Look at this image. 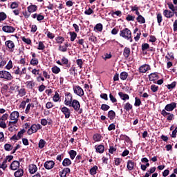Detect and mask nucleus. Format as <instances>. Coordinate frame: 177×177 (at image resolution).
Here are the masks:
<instances>
[{
	"label": "nucleus",
	"mask_w": 177,
	"mask_h": 177,
	"mask_svg": "<svg viewBox=\"0 0 177 177\" xmlns=\"http://www.w3.org/2000/svg\"><path fill=\"white\" fill-rule=\"evenodd\" d=\"M27 92L26 91V88H22L20 90H18V95L20 97H23V96H26Z\"/></svg>",
	"instance_id": "c756f323"
},
{
	"label": "nucleus",
	"mask_w": 177,
	"mask_h": 177,
	"mask_svg": "<svg viewBox=\"0 0 177 177\" xmlns=\"http://www.w3.org/2000/svg\"><path fill=\"white\" fill-rule=\"evenodd\" d=\"M76 64H77V66H79L80 68H82V65L84 64V62L82 61V59H77Z\"/></svg>",
	"instance_id": "6e6d98bb"
},
{
	"label": "nucleus",
	"mask_w": 177,
	"mask_h": 177,
	"mask_svg": "<svg viewBox=\"0 0 177 177\" xmlns=\"http://www.w3.org/2000/svg\"><path fill=\"white\" fill-rule=\"evenodd\" d=\"M167 6L169 7V9H170L171 12H175V10H177L176 6H174V4L171 2H168Z\"/></svg>",
	"instance_id": "ea45409f"
},
{
	"label": "nucleus",
	"mask_w": 177,
	"mask_h": 177,
	"mask_svg": "<svg viewBox=\"0 0 177 177\" xmlns=\"http://www.w3.org/2000/svg\"><path fill=\"white\" fill-rule=\"evenodd\" d=\"M150 69H151L150 65L144 64V65L140 66L139 71H140V73H147V71H149V70H150Z\"/></svg>",
	"instance_id": "ddd939ff"
},
{
	"label": "nucleus",
	"mask_w": 177,
	"mask_h": 177,
	"mask_svg": "<svg viewBox=\"0 0 177 177\" xmlns=\"http://www.w3.org/2000/svg\"><path fill=\"white\" fill-rule=\"evenodd\" d=\"M137 21H138V23H140V24H144V23H146V19H145V17H143V16L142 15H139L137 17Z\"/></svg>",
	"instance_id": "58836bf2"
},
{
	"label": "nucleus",
	"mask_w": 177,
	"mask_h": 177,
	"mask_svg": "<svg viewBox=\"0 0 177 177\" xmlns=\"http://www.w3.org/2000/svg\"><path fill=\"white\" fill-rule=\"evenodd\" d=\"M132 104L129 102H127L124 104V109L126 110V111H129L130 110H132Z\"/></svg>",
	"instance_id": "72a5a7b5"
},
{
	"label": "nucleus",
	"mask_w": 177,
	"mask_h": 177,
	"mask_svg": "<svg viewBox=\"0 0 177 177\" xmlns=\"http://www.w3.org/2000/svg\"><path fill=\"white\" fill-rule=\"evenodd\" d=\"M120 80H122V81H125V80H127V78H128V73L122 72L120 73Z\"/></svg>",
	"instance_id": "f704fd0d"
},
{
	"label": "nucleus",
	"mask_w": 177,
	"mask_h": 177,
	"mask_svg": "<svg viewBox=\"0 0 177 177\" xmlns=\"http://www.w3.org/2000/svg\"><path fill=\"white\" fill-rule=\"evenodd\" d=\"M62 66H66L68 68L71 67V64H68V59H67L66 57H63L61 59Z\"/></svg>",
	"instance_id": "b1692460"
},
{
	"label": "nucleus",
	"mask_w": 177,
	"mask_h": 177,
	"mask_svg": "<svg viewBox=\"0 0 177 177\" xmlns=\"http://www.w3.org/2000/svg\"><path fill=\"white\" fill-rule=\"evenodd\" d=\"M93 10H92V8H88V10H86L84 11V15H86L87 16H91V15H93Z\"/></svg>",
	"instance_id": "5fc2aeb1"
},
{
	"label": "nucleus",
	"mask_w": 177,
	"mask_h": 177,
	"mask_svg": "<svg viewBox=\"0 0 177 177\" xmlns=\"http://www.w3.org/2000/svg\"><path fill=\"white\" fill-rule=\"evenodd\" d=\"M123 55L126 58L129 57V55H131V49H129L128 47H126L124 50Z\"/></svg>",
	"instance_id": "c85d7f7f"
},
{
	"label": "nucleus",
	"mask_w": 177,
	"mask_h": 177,
	"mask_svg": "<svg viewBox=\"0 0 177 177\" xmlns=\"http://www.w3.org/2000/svg\"><path fill=\"white\" fill-rule=\"evenodd\" d=\"M53 100L54 102H59V100H60V95H59V93H57V91L55 92V94L53 97Z\"/></svg>",
	"instance_id": "a18cd8bd"
},
{
	"label": "nucleus",
	"mask_w": 177,
	"mask_h": 177,
	"mask_svg": "<svg viewBox=\"0 0 177 177\" xmlns=\"http://www.w3.org/2000/svg\"><path fill=\"white\" fill-rule=\"evenodd\" d=\"M12 149H13V146L10 145V144H6L4 145V149L6 150V151H10Z\"/></svg>",
	"instance_id": "864d4df0"
},
{
	"label": "nucleus",
	"mask_w": 177,
	"mask_h": 177,
	"mask_svg": "<svg viewBox=\"0 0 177 177\" xmlns=\"http://www.w3.org/2000/svg\"><path fill=\"white\" fill-rule=\"evenodd\" d=\"M38 171V167H37V165L32 164L29 165V172L31 174H35Z\"/></svg>",
	"instance_id": "4be33fe9"
},
{
	"label": "nucleus",
	"mask_w": 177,
	"mask_h": 177,
	"mask_svg": "<svg viewBox=\"0 0 177 177\" xmlns=\"http://www.w3.org/2000/svg\"><path fill=\"white\" fill-rule=\"evenodd\" d=\"M70 172H71L70 168L66 167L64 168L62 171H59V175L60 177H67V174H70Z\"/></svg>",
	"instance_id": "4468645a"
},
{
	"label": "nucleus",
	"mask_w": 177,
	"mask_h": 177,
	"mask_svg": "<svg viewBox=\"0 0 177 177\" xmlns=\"http://www.w3.org/2000/svg\"><path fill=\"white\" fill-rule=\"evenodd\" d=\"M31 17L32 19H37V21H42L45 19V16L41 15V14H37L35 13L31 15Z\"/></svg>",
	"instance_id": "6ab92c4d"
},
{
	"label": "nucleus",
	"mask_w": 177,
	"mask_h": 177,
	"mask_svg": "<svg viewBox=\"0 0 177 177\" xmlns=\"http://www.w3.org/2000/svg\"><path fill=\"white\" fill-rule=\"evenodd\" d=\"M101 109L104 111H107V110H109V109H110V106L106 104H102L101 106Z\"/></svg>",
	"instance_id": "0e129e2a"
},
{
	"label": "nucleus",
	"mask_w": 177,
	"mask_h": 177,
	"mask_svg": "<svg viewBox=\"0 0 177 177\" xmlns=\"http://www.w3.org/2000/svg\"><path fill=\"white\" fill-rule=\"evenodd\" d=\"M17 8H19V4L17 3V2L14 1L10 4L11 9H17Z\"/></svg>",
	"instance_id": "bf43d9fd"
},
{
	"label": "nucleus",
	"mask_w": 177,
	"mask_h": 177,
	"mask_svg": "<svg viewBox=\"0 0 177 177\" xmlns=\"http://www.w3.org/2000/svg\"><path fill=\"white\" fill-rule=\"evenodd\" d=\"M135 165H136V163L133 160H128L127 168L129 171H133V169H135Z\"/></svg>",
	"instance_id": "dca6fc26"
},
{
	"label": "nucleus",
	"mask_w": 177,
	"mask_h": 177,
	"mask_svg": "<svg viewBox=\"0 0 177 177\" xmlns=\"http://www.w3.org/2000/svg\"><path fill=\"white\" fill-rule=\"evenodd\" d=\"M8 17V15H6V13L1 12H0V22L3 21V20H6Z\"/></svg>",
	"instance_id": "c03bdc74"
},
{
	"label": "nucleus",
	"mask_w": 177,
	"mask_h": 177,
	"mask_svg": "<svg viewBox=\"0 0 177 177\" xmlns=\"http://www.w3.org/2000/svg\"><path fill=\"white\" fill-rule=\"evenodd\" d=\"M120 36L124 38V39H127V41H130L132 42V32L128 28H125L122 30L120 33Z\"/></svg>",
	"instance_id": "f03ea898"
},
{
	"label": "nucleus",
	"mask_w": 177,
	"mask_h": 177,
	"mask_svg": "<svg viewBox=\"0 0 177 177\" xmlns=\"http://www.w3.org/2000/svg\"><path fill=\"white\" fill-rule=\"evenodd\" d=\"M68 106L73 107L75 111L78 112V114H82L84 113V110L81 108V104L77 100H73Z\"/></svg>",
	"instance_id": "f257e3e1"
},
{
	"label": "nucleus",
	"mask_w": 177,
	"mask_h": 177,
	"mask_svg": "<svg viewBox=\"0 0 177 177\" xmlns=\"http://www.w3.org/2000/svg\"><path fill=\"white\" fill-rule=\"evenodd\" d=\"M24 174V170L23 169H19L14 174V176L15 177H21Z\"/></svg>",
	"instance_id": "a878e982"
},
{
	"label": "nucleus",
	"mask_w": 177,
	"mask_h": 177,
	"mask_svg": "<svg viewBox=\"0 0 177 177\" xmlns=\"http://www.w3.org/2000/svg\"><path fill=\"white\" fill-rule=\"evenodd\" d=\"M9 117V114L5 113L0 118V121H6L8 120V118Z\"/></svg>",
	"instance_id": "680f3d73"
},
{
	"label": "nucleus",
	"mask_w": 177,
	"mask_h": 177,
	"mask_svg": "<svg viewBox=\"0 0 177 177\" xmlns=\"http://www.w3.org/2000/svg\"><path fill=\"white\" fill-rule=\"evenodd\" d=\"M111 158V155L110 153H106V156H104L102 158V161L104 164H107L109 159Z\"/></svg>",
	"instance_id": "8fccbe9b"
},
{
	"label": "nucleus",
	"mask_w": 177,
	"mask_h": 177,
	"mask_svg": "<svg viewBox=\"0 0 177 177\" xmlns=\"http://www.w3.org/2000/svg\"><path fill=\"white\" fill-rule=\"evenodd\" d=\"M159 78L158 73H152L149 75V81H157Z\"/></svg>",
	"instance_id": "aec40b11"
},
{
	"label": "nucleus",
	"mask_w": 177,
	"mask_h": 177,
	"mask_svg": "<svg viewBox=\"0 0 177 177\" xmlns=\"http://www.w3.org/2000/svg\"><path fill=\"white\" fill-rule=\"evenodd\" d=\"M2 30H3V31H4V32H8V34L12 33L14 31H16V28H15V27H13V26H3Z\"/></svg>",
	"instance_id": "f8f14e48"
},
{
	"label": "nucleus",
	"mask_w": 177,
	"mask_h": 177,
	"mask_svg": "<svg viewBox=\"0 0 177 177\" xmlns=\"http://www.w3.org/2000/svg\"><path fill=\"white\" fill-rule=\"evenodd\" d=\"M21 39L23 42H25V44H27V45H31V40L30 38H26V37H22Z\"/></svg>",
	"instance_id": "603ef678"
},
{
	"label": "nucleus",
	"mask_w": 177,
	"mask_h": 177,
	"mask_svg": "<svg viewBox=\"0 0 177 177\" xmlns=\"http://www.w3.org/2000/svg\"><path fill=\"white\" fill-rule=\"evenodd\" d=\"M163 15L167 19H171V17H174V12L169 10H165L163 12Z\"/></svg>",
	"instance_id": "5701e85b"
},
{
	"label": "nucleus",
	"mask_w": 177,
	"mask_h": 177,
	"mask_svg": "<svg viewBox=\"0 0 177 177\" xmlns=\"http://www.w3.org/2000/svg\"><path fill=\"white\" fill-rule=\"evenodd\" d=\"M5 45L8 49H11V52H13V49H15V43L13 41L8 40L5 42Z\"/></svg>",
	"instance_id": "f3484780"
},
{
	"label": "nucleus",
	"mask_w": 177,
	"mask_h": 177,
	"mask_svg": "<svg viewBox=\"0 0 177 177\" xmlns=\"http://www.w3.org/2000/svg\"><path fill=\"white\" fill-rule=\"evenodd\" d=\"M27 10L30 14L34 13V12H37V10H38V6H37V5L31 4L27 7Z\"/></svg>",
	"instance_id": "2eb2a0df"
},
{
	"label": "nucleus",
	"mask_w": 177,
	"mask_h": 177,
	"mask_svg": "<svg viewBox=\"0 0 177 177\" xmlns=\"http://www.w3.org/2000/svg\"><path fill=\"white\" fill-rule=\"evenodd\" d=\"M176 86V82H173L171 84L167 85V89H174Z\"/></svg>",
	"instance_id": "774afa93"
},
{
	"label": "nucleus",
	"mask_w": 177,
	"mask_h": 177,
	"mask_svg": "<svg viewBox=\"0 0 177 177\" xmlns=\"http://www.w3.org/2000/svg\"><path fill=\"white\" fill-rule=\"evenodd\" d=\"M176 109V102H171L170 104H167L165 106V109L166 111H174Z\"/></svg>",
	"instance_id": "9b49d317"
},
{
	"label": "nucleus",
	"mask_w": 177,
	"mask_h": 177,
	"mask_svg": "<svg viewBox=\"0 0 177 177\" xmlns=\"http://www.w3.org/2000/svg\"><path fill=\"white\" fill-rule=\"evenodd\" d=\"M73 92L77 95V96H80L82 97V96H84L85 93H84V89L81 88L80 86H73Z\"/></svg>",
	"instance_id": "423d86ee"
},
{
	"label": "nucleus",
	"mask_w": 177,
	"mask_h": 177,
	"mask_svg": "<svg viewBox=\"0 0 177 177\" xmlns=\"http://www.w3.org/2000/svg\"><path fill=\"white\" fill-rule=\"evenodd\" d=\"M44 167L46 169H52L55 167V161L53 160H47L44 162Z\"/></svg>",
	"instance_id": "9d476101"
},
{
	"label": "nucleus",
	"mask_w": 177,
	"mask_h": 177,
	"mask_svg": "<svg viewBox=\"0 0 177 177\" xmlns=\"http://www.w3.org/2000/svg\"><path fill=\"white\" fill-rule=\"evenodd\" d=\"M46 145V141H45V140L44 139H41L39 142L38 147L39 149H44Z\"/></svg>",
	"instance_id": "2f4dec72"
},
{
	"label": "nucleus",
	"mask_w": 177,
	"mask_h": 177,
	"mask_svg": "<svg viewBox=\"0 0 177 177\" xmlns=\"http://www.w3.org/2000/svg\"><path fill=\"white\" fill-rule=\"evenodd\" d=\"M51 71L53 73V74H59L61 70L60 68L57 67V66H55L51 68Z\"/></svg>",
	"instance_id": "e433bc0d"
},
{
	"label": "nucleus",
	"mask_w": 177,
	"mask_h": 177,
	"mask_svg": "<svg viewBox=\"0 0 177 177\" xmlns=\"http://www.w3.org/2000/svg\"><path fill=\"white\" fill-rule=\"evenodd\" d=\"M20 167V162L17 160H14L10 165V169L12 171H16Z\"/></svg>",
	"instance_id": "a211bd4d"
},
{
	"label": "nucleus",
	"mask_w": 177,
	"mask_h": 177,
	"mask_svg": "<svg viewBox=\"0 0 177 177\" xmlns=\"http://www.w3.org/2000/svg\"><path fill=\"white\" fill-rule=\"evenodd\" d=\"M62 113L64 115L65 118L68 120V118H70V116L71 115V111L70 109H68L66 106H63L60 109Z\"/></svg>",
	"instance_id": "6e6552de"
},
{
	"label": "nucleus",
	"mask_w": 177,
	"mask_h": 177,
	"mask_svg": "<svg viewBox=\"0 0 177 177\" xmlns=\"http://www.w3.org/2000/svg\"><path fill=\"white\" fill-rule=\"evenodd\" d=\"M119 96L122 100H124V102L127 100H129V95L128 94H125L122 92L119 93Z\"/></svg>",
	"instance_id": "393cba45"
},
{
	"label": "nucleus",
	"mask_w": 177,
	"mask_h": 177,
	"mask_svg": "<svg viewBox=\"0 0 177 177\" xmlns=\"http://www.w3.org/2000/svg\"><path fill=\"white\" fill-rule=\"evenodd\" d=\"M69 74L70 75H74V77H75V74H77V73H75V67H71L70 68Z\"/></svg>",
	"instance_id": "052dcab7"
},
{
	"label": "nucleus",
	"mask_w": 177,
	"mask_h": 177,
	"mask_svg": "<svg viewBox=\"0 0 177 177\" xmlns=\"http://www.w3.org/2000/svg\"><path fill=\"white\" fill-rule=\"evenodd\" d=\"M93 138L95 142H100L102 139V135H100V133H95L93 135Z\"/></svg>",
	"instance_id": "473e14b6"
},
{
	"label": "nucleus",
	"mask_w": 177,
	"mask_h": 177,
	"mask_svg": "<svg viewBox=\"0 0 177 177\" xmlns=\"http://www.w3.org/2000/svg\"><path fill=\"white\" fill-rule=\"evenodd\" d=\"M36 80H37V82H41V81H42V82L45 81V77L44 76H42L41 74H40L39 76H37L36 77Z\"/></svg>",
	"instance_id": "e2e57ef3"
},
{
	"label": "nucleus",
	"mask_w": 177,
	"mask_h": 177,
	"mask_svg": "<svg viewBox=\"0 0 177 177\" xmlns=\"http://www.w3.org/2000/svg\"><path fill=\"white\" fill-rule=\"evenodd\" d=\"M95 149L96 153H100V154H102L104 152V146L102 145H95Z\"/></svg>",
	"instance_id": "412c9836"
},
{
	"label": "nucleus",
	"mask_w": 177,
	"mask_h": 177,
	"mask_svg": "<svg viewBox=\"0 0 177 177\" xmlns=\"http://www.w3.org/2000/svg\"><path fill=\"white\" fill-rule=\"evenodd\" d=\"M151 91H152V92H157V91H158V86H156V84H152L151 86Z\"/></svg>",
	"instance_id": "69168bd1"
},
{
	"label": "nucleus",
	"mask_w": 177,
	"mask_h": 177,
	"mask_svg": "<svg viewBox=\"0 0 177 177\" xmlns=\"http://www.w3.org/2000/svg\"><path fill=\"white\" fill-rule=\"evenodd\" d=\"M71 160L69 158H64V160L62 161V165L63 167H70L71 165Z\"/></svg>",
	"instance_id": "bb28decb"
},
{
	"label": "nucleus",
	"mask_w": 177,
	"mask_h": 177,
	"mask_svg": "<svg viewBox=\"0 0 177 177\" xmlns=\"http://www.w3.org/2000/svg\"><path fill=\"white\" fill-rule=\"evenodd\" d=\"M94 30H97V31H99L100 32H102V31H103V25L102 24H97L94 27Z\"/></svg>",
	"instance_id": "4c0bfd02"
},
{
	"label": "nucleus",
	"mask_w": 177,
	"mask_h": 177,
	"mask_svg": "<svg viewBox=\"0 0 177 177\" xmlns=\"http://www.w3.org/2000/svg\"><path fill=\"white\" fill-rule=\"evenodd\" d=\"M157 21L159 26H161V22L162 21V15L161 13L157 14Z\"/></svg>",
	"instance_id": "3c124183"
},
{
	"label": "nucleus",
	"mask_w": 177,
	"mask_h": 177,
	"mask_svg": "<svg viewBox=\"0 0 177 177\" xmlns=\"http://www.w3.org/2000/svg\"><path fill=\"white\" fill-rule=\"evenodd\" d=\"M69 35L71 37V41L74 42L77 39V33L75 32H69Z\"/></svg>",
	"instance_id": "7c9ffc66"
},
{
	"label": "nucleus",
	"mask_w": 177,
	"mask_h": 177,
	"mask_svg": "<svg viewBox=\"0 0 177 177\" xmlns=\"http://www.w3.org/2000/svg\"><path fill=\"white\" fill-rule=\"evenodd\" d=\"M102 58L104 62L109 60V59H111V52L109 53H104L103 55H102Z\"/></svg>",
	"instance_id": "cd10ccee"
},
{
	"label": "nucleus",
	"mask_w": 177,
	"mask_h": 177,
	"mask_svg": "<svg viewBox=\"0 0 177 177\" xmlns=\"http://www.w3.org/2000/svg\"><path fill=\"white\" fill-rule=\"evenodd\" d=\"M38 50H44L45 49V44H44V41H39L37 47Z\"/></svg>",
	"instance_id": "49530a36"
},
{
	"label": "nucleus",
	"mask_w": 177,
	"mask_h": 177,
	"mask_svg": "<svg viewBox=\"0 0 177 177\" xmlns=\"http://www.w3.org/2000/svg\"><path fill=\"white\" fill-rule=\"evenodd\" d=\"M135 99H136V101L134 103V106L137 107L140 106V104H142V101H140V99L138 98L137 97H136Z\"/></svg>",
	"instance_id": "4d7b16f0"
},
{
	"label": "nucleus",
	"mask_w": 177,
	"mask_h": 177,
	"mask_svg": "<svg viewBox=\"0 0 177 177\" xmlns=\"http://www.w3.org/2000/svg\"><path fill=\"white\" fill-rule=\"evenodd\" d=\"M97 166L95 165L90 169V174L91 175H96L97 171Z\"/></svg>",
	"instance_id": "c9c22d12"
},
{
	"label": "nucleus",
	"mask_w": 177,
	"mask_h": 177,
	"mask_svg": "<svg viewBox=\"0 0 177 177\" xmlns=\"http://www.w3.org/2000/svg\"><path fill=\"white\" fill-rule=\"evenodd\" d=\"M73 100H73V95L69 92H66L65 93V100H64L65 106H69V104H71Z\"/></svg>",
	"instance_id": "39448f33"
},
{
	"label": "nucleus",
	"mask_w": 177,
	"mask_h": 177,
	"mask_svg": "<svg viewBox=\"0 0 177 177\" xmlns=\"http://www.w3.org/2000/svg\"><path fill=\"white\" fill-rule=\"evenodd\" d=\"M165 57L166 59H168V60H174V59H175L174 57V53H168Z\"/></svg>",
	"instance_id": "338daca9"
},
{
	"label": "nucleus",
	"mask_w": 177,
	"mask_h": 177,
	"mask_svg": "<svg viewBox=\"0 0 177 177\" xmlns=\"http://www.w3.org/2000/svg\"><path fill=\"white\" fill-rule=\"evenodd\" d=\"M68 154L70 156V158L72 160H74V158H75V156H77V151H75V150H71L69 151Z\"/></svg>",
	"instance_id": "a19ab883"
},
{
	"label": "nucleus",
	"mask_w": 177,
	"mask_h": 177,
	"mask_svg": "<svg viewBox=\"0 0 177 177\" xmlns=\"http://www.w3.org/2000/svg\"><path fill=\"white\" fill-rule=\"evenodd\" d=\"M38 63H39V61H38V59L32 58L30 62V64L32 66H38Z\"/></svg>",
	"instance_id": "79ce46f5"
},
{
	"label": "nucleus",
	"mask_w": 177,
	"mask_h": 177,
	"mask_svg": "<svg viewBox=\"0 0 177 177\" xmlns=\"http://www.w3.org/2000/svg\"><path fill=\"white\" fill-rule=\"evenodd\" d=\"M24 133H26L25 129H23L20 131H19L17 133V136H18L19 139H21V138H23V136L24 135Z\"/></svg>",
	"instance_id": "de8ad7c7"
},
{
	"label": "nucleus",
	"mask_w": 177,
	"mask_h": 177,
	"mask_svg": "<svg viewBox=\"0 0 177 177\" xmlns=\"http://www.w3.org/2000/svg\"><path fill=\"white\" fill-rule=\"evenodd\" d=\"M0 78H4V80H10L13 79V77H12L10 73L6 71H0Z\"/></svg>",
	"instance_id": "0eeeda50"
},
{
	"label": "nucleus",
	"mask_w": 177,
	"mask_h": 177,
	"mask_svg": "<svg viewBox=\"0 0 177 177\" xmlns=\"http://www.w3.org/2000/svg\"><path fill=\"white\" fill-rule=\"evenodd\" d=\"M64 40H65L64 37L62 36H58L55 37V41L57 44H62Z\"/></svg>",
	"instance_id": "37998d69"
},
{
	"label": "nucleus",
	"mask_w": 177,
	"mask_h": 177,
	"mask_svg": "<svg viewBox=\"0 0 177 177\" xmlns=\"http://www.w3.org/2000/svg\"><path fill=\"white\" fill-rule=\"evenodd\" d=\"M39 129H41V124H32L30 129H28L27 133L28 135H32V133H35Z\"/></svg>",
	"instance_id": "20e7f679"
},
{
	"label": "nucleus",
	"mask_w": 177,
	"mask_h": 177,
	"mask_svg": "<svg viewBox=\"0 0 177 177\" xmlns=\"http://www.w3.org/2000/svg\"><path fill=\"white\" fill-rule=\"evenodd\" d=\"M19 117H20V113L19 111H13L10 115V118L12 122H10V124H17L19 121Z\"/></svg>",
	"instance_id": "7ed1b4c3"
},
{
	"label": "nucleus",
	"mask_w": 177,
	"mask_h": 177,
	"mask_svg": "<svg viewBox=\"0 0 177 177\" xmlns=\"http://www.w3.org/2000/svg\"><path fill=\"white\" fill-rule=\"evenodd\" d=\"M161 114L163 115V117H167V115H168L167 118V121H172L175 118V115L171 113H168L165 110H162Z\"/></svg>",
	"instance_id": "1a4fd4ad"
},
{
	"label": "nucleus",
	"mask_w": 177,
	"mask_h": 177,
	"mask_svg": "<svg viewBox=\"0 0 177 177\" xmlns=\"http://www.w3.org/2000/svg\"><path fill=\"white\" fill-rule=\"evenodd\" d=\"M6 163H7L6 160H3L2 164L0 165V168L3 169V171H5L8 168V165Z\"/></svg>",
	"instance_id": "09e8293b"
},
{
	"label": "nucleus",
	"mask_w": 177,
	"mask_h": 177,
	"mask_svg": "<svg viewBox=\"0 0 177 177\" xmlns=\"http://www.w3.org/2000/svg\"><path fill=\"white\" fill-rule=\"evenodd\" d=\"M58 50H59V52H67V48L65 45L64 46L59 45Z\"/></svg>",
	"instance_id": "13d9d810"
}]
</instances>
